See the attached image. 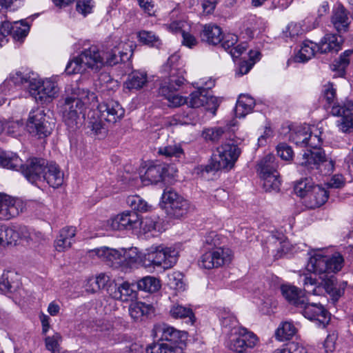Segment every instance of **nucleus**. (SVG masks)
Returning a JSON list of instances; mask_svg holds the SVG:
<instances>
[{
  "label": "nucleus",
  "instance_id": "29",
  "mask_svg": "<svg viewBox=\"0 0 353 353\" xmlns=\"http://www.w3.org/2000/svg\"><path fill=\"white\" fill-rule=\"evenodd\" d=\"M343 38L336 34H327L318 44L321 53H337L342 48Z\"/></svg>",
  "mask_w": 353,
  "mask_h": 353
},
{
  "label": "nucleus",
  "instance_id": "37",
  "mask_svg": "<svg viewBox=\"0 0 353 353\" xmlns=\"http://www.w3.org/2000/svg\"><path fill=\"white\" fill-rule=\"evenodd\" d=\"M254 105L255 101L252 97L246 94H241L235 108L236 117L239 118L244 117L252 112Z\"/></svg>",
  "mask_w": 353,
  "mask_h": 353
},
{
  "label": "nucleus",
  "instance_id": "31",
  "mask_svg": "<svg viewBox=\"0 0 353 353\" xmlns=\"http://www.w3.org/2000/svg\"><path fill=\"white\" fill-rule=\"evenodd\" d=\"M41 181H45L50 186L57 188L63 184V174L54 162H50Z\"/></svg>",
  "mask_w": 353,
  "mask_h": 353
},
{
  "label": "nucleus",
  "instance_id": "60",
  "mask_svg": "<svg viewBox=\"0 0 353 353\" xmlns=\"http://www.w3.org/2000/svg\"><path fill=\"white\" fill-rule=\"evenodd\" d=\"M104 120L101 119L97 114V118L94 117L90 119L88 122V127L93 131L96 134H105L106 132V127L104 123Z\"/></svg>",
  "mask_w": 353,
  "mask_h": 353
},
{
  "label": "nucleus",
  "instance_id": "23",
  "mask_svg": "<svg viewBox=\"0 0 353 353\" xmlns=\"http://www.w3.org/2000/svg\"><path fill=\"white\" fill-rule=\"evenodd\" d=\"M80 56L85 68H90L94 72H98L105 65L104 57L96 46L85 49Z\"/></svg>",
  "mask_w": 353,
  "mask_h": 353
},
{
  "label": "nucleus",
  "instance_id": "17",
  "mask_svg": "<svg viewBox=\"0 0 353 353\" xmlns=\"http://www.w3.org/2000/svg\"><path fill=\"white\" fill-rule=\"evenodd\" d=\"M299 308L302 310V314L305 318L316 321L320 327H325L330 322V314L321 304L311 303L307 298L305 304Z\"/></svg>",
  "mask_w": 353,
  "mask_h": 353
},
{
  "label": "nucleus",
  "instance_id": "36",
  "mask_svg": "<svg viewBox=\"0 0 353 353\" xmlns=\"http://www.w3.org/2000/svg\"><path fill=\"white\" fill-rule=\"evenodd\" d=\"M148 82V77L145 72L135 70L132 72L125 82V87L130 90H139Z\"/></svg>",
  "mask_w": 353,
  "mask_h": 353
},
{
  "label": "nucleus",
  "instance_id": "1",
  "mask_svg": "<svg viewBox=\"0 0 353 353\" xmlns=\"http://www.w3.org/2000/svg\"><path fill=\"white\" fill-rule=\"evenodd\" d=\"M153 336L159 342L149 345L147 353H183L187 332L167 324H159L154 327Z\"/></svg>",
  "mask_w": 353,
  "mask_h": 353
},
{
  "label": "nucleus",
  "instance_id": "58",
  "mask_svg": "<svg viewBox=\"0 0 353 353\" xmlns=\"http://www.w3.org/2000/svg\"><path fill=\"white\" fill-rule=\"evenodd\" d=\"M61 341V336L56 332L52 336H47L45 339L46 347L52 353H61L59 341Z\"/></svg>",
  "mask_w": 353,
  "mask_h": 353
},
{
  "label": "nucleus",
  "instance_id": "10",
  "mask_svg": "<svg viewBox=\"0 0 353 353\" xmlns=\"http://www.w3.org/2000/svg\"><path fill=\"white\" fill-rule=\"evenodd\" d=\"M161 199L168 214L176 219L185 215L190 208L188 201L172 188L164 190Z\"/></svg>",
  "mask_w": 353,
  "mask_h": 353
},
{
  "label": "nucleus",
  "instance_id": "35",
  "mask_svg": "<svg viewBox=\"0 0 353 353\" xmlns=\"http://www.w3.org/2000/svg\"><path fill=\"white\" fill-rule=\"evenodd\" d=\"M318 47L319 46L316 43L308 40L304 41L295 55V61L299 63L307 61L314 56L315 52L318 50Z\"/></svg>",
  "mask_w": 353,
  "mask_h": 353
},
{
  "label": "nucleus",
  "instance_id": "64",
  "mask_svg": "<svg viewBox=\"0 0 353 353\" xmlns=\"http://www.w3.org/2000/svg\"><path fill=\"white\" fill-rule=\"evenodd\" d=\"M97 81L102 90L112 89L114 86H117V82L114 81L107 72H101L99 75Z\"/></svg>",
  "mask_w": 353,
  "mask_h": 353
},
{
  "label": "nucleus",
  "instance_id": "19",
  "mask_svg": "<svg viewBox=\"0 0 353 353\" xmlns=\"http://www.w3.org/2000/svg\"><path fill=\"white\" fill-rule=\"evenodd\" d=\"M141 217L137 212L125 210L110 221V227L113 230H135L139 228Z\"/></svg>",
  "mask_w": 353,
  "mask_h": 353
},
{
  "label": "nucleus",
  "instance_id": "62",
  "mask_svg": "<svg viewBox=\"0 0 353 353\" xmlns=\"http://www.w3.org/2000/svg\"><path fill=\"white\" fill-rule=\"evenodd\" d=\"M140 42L150 46H154L159 41V37L152 31L141 30L138 32Z\"/></svg>",
  "mask_w": 353,
  "mask_h": 353
},
{
  "label": "nucleus",
  "instance_id": "53",
  "mask_svg": "<svg viewBox=\"0 0 353 353\" xmlns=\"http://www.w3.org/2000/svg\"><path fill=\"white\" fill-rule=\"evenodd\" d=\"M121 266H131L137 261L138 256L135 248H121Z\"/></svg>",
  "mask_w": 353,
  "mask_h": 353
},
{
  "label": "nucleus",
  "instance_id": "59",
  "mask_svg": "<svg viewBox=\"0 0 353 353\" xmlns=\"http://www.w3.org/2000/svg\"><path fill=\"white\" fill-rule=\"evenodd\" d=\"M220 244V238L216 232H210L204 236L203 245L207 250H215Z\"/></svg>",
  "mask_w": 353,
  "mask_h": 353
},
{
  "label": "nucleus",
  "instance_id": "25",
  "mask_svg": "<svg viewBox=\"0 0 353 353\" xmlns=\"http://www.w3.org/2000/svg\"><path fill=\"white\" fill-rule=\"evenodd\" d=\"M322 281L321 285L323 287L325 292L332 297L335 302L343 294L345 288L347 286V282L343 281L338 283L334 274H327L321 277Z\"/></svg>",
  "mask_w": 353,
  "mask_h": 353
},
{
  "label": "nucleus",
  "instance_id": "26",
  "mask_svg": "<svg viewBox=\"0 0 353 353\" xmlns=\"http://www.w3.org/2000/svg\"><path fill=\"white\" fill-rule=\"evenodd\" d=\"M20 285V276L14 270H5L0 277V292L2 294H12L19 289Z\"/></svg>",
  "mask_w": 353,
  "mask_h": 353
},
{
  "label": "nucleus",
  "instance_id": "14",
  "mask_svg": "<svg viewBox=\"0 0 353 353\" xmlns=\"http://www.w3.org/2000/svg\"><path fill=\"white\" fill-rule=\"evenodd\" d=\"M332 115L340 117L336 121L339 130L343 133L353 132V102L346 101L343 105H334L330 111Z\"/></svg>",
  "mask_w": 353,
  "mask_h": 353
},
{
  "label": "nucleus",
  "instance_id": "44",
  "mask_svg": "<svg viewBox=\"0 0 353 353\" xmlns=\"http://www.w3.org/2000/svg\"><path fill=\"white\" fill-rule=\"evenodd\" d=\"M296 328L292 322L282 323L275 332L276 338L281 341L290 340L295 335Z\"/></svg>",
  "mask_w": 353,
  "mask_h": 353
},
{
  "label": "nucleus",
  "instance_id": "30",
  "mask_svg": "<svg viewBox=\"0 0 353 353\" xmlns=\"http://www.w3.org/2000/svg\"><path fill=\"white\" fill-rule=\"evenodd\" d=\"M166 171V167L163 164H152L141 176L142 182L146 185L157 184L164 179Z\"/></svg>",
  "mask_w": 353,
  "mask_h": 353
},
{
  "label": "nucleus",
  "instance_id": "51",
  "mask_svg": "<svg viewBox=\"0 0 353 353\" xmlns=\"http://www.w3.org/2000/svg\"><path fill=\"white\" fill-rule=\"evenodd\" d=\"M158 153L168 158H181L183 155V150L179 145L173 144L160 147Z\"/></svg>",
  "mask_w": 353,
  "mask_h": 353
},
{
  "label": "nucleus",
  "instance_id": "16",
  "mask_svg": "<svg viewBox=\"0 0 353 353\" xmlns=\"http://www.w3.org/2000/svg\"><path fill=\"white\" fill-rule=\"evenodd\" d=\"M49 163L50 162L43 158H30L25 165L22 164V173L30 183H36L41 181Z\"/></svg>",
  "mask_w": 353,
  "mask_h": 353
},
{
  "label": "nucleus",
  "instance_id": "20",
  "mask_svg": "<svg viewBox=\"0 0 353 353\" xmlns=\"http://www.w3.org/2000/svg\"><path fill=\"white\" fill-rule=\"evenodd\" d=\"M99 117L105 122L114 124L119 121L125 114V110L118 101L110 100L97 107Z\"/></svg>",
  "mask_w": 353,
  "mask_h": 353
},
{
  "label": "nucleus",
  "instance_id": "42",
  "mask_svg": "<svg viewBox=\"0 0 353 353\" xmlns=\"http://www.w3.org/2000/svg\"><path fill=\"white\" fill-rule=\"evenodd\" d=\"M0 167L18 170L22 167V161L16 153L3 152L0 154Z\"/></svg>",
  "mask_w": 353,
  "mask_h": 353
},
{
  "label": "nucleus",
  "instance_id": "3",
  "mask_svg": "<svg viewBox=\"0 0 353 353\" xmlns=\"http://www.w3.org/2000/svg\"><path fill=\"white\" fill-rule=\"evenodd\" d=\"M178 251L172 247L163 245H153L146 250L141 258L143 265L145 268L161 267L163 269L172 268L177 262Z\"/></svg>",
  "mask_w": 353,
  "mask_h": 353
},
{
  "label": "nucleus",
  "instance_id": "63",
  "mask_svg": "<svg viewBox=\"0 0 353 353\" xmlns=\"http://www.w3.org/2000/svg\"><path fill=\"white\" fill-rule=\"evenodd\" d=\"M273 353H307V351L302 345L292 342L287 346L276 349Z\"/></svg>",
  "mask_w": 353,
  "mask_h": 353
},
{
  "label": "nucleus",
  "instance_id": "4",
  "mask_svg": "<svg viewBox=\"0 0 353 353\" xmlns=\"http://www.w3.org/2000/svg\"><path fill=\"white\" fill-rule=\"evenodd\" d=\"M241 150L233 142L221 144L216 148V152L205 168L206 172L218 171L221 170H230L234 168L238 160Z\"/></svg>",
  "mask_w": 353,
  "mask_h": 353
},
{
  "label": "nucleus",
  "instance_id": "33",
  "mask_svg": "<svg viewBox=\"0 0 353 353\" xmlns=\"http://www.w3.org/2000/svg\"><path fill=\"white\" fill-rule=\"evenodd\" d=\"M201 39L209 44L216 45L221 41L222 31L220 27L214 24H206L201 34Z\"/></svg>",
  "mask_w": 353,
  "mask_h": 353
},
{
  "label": "nucleus",
  "instance_id": "22",
  "mask_svg": "<svg viewBox=\"0 0 353 353\" xmlns=\"http://www.w3.org/2000/svg\"><path fill=\"white\" fill-rule=\"evenodd\" d=\"M311 148L303 154L298 163L308 172L318 170L320 165L325 161V154L320 146Z\"/></svg>",
  "mask_w": 353,
  "mask_h": 353
},
{
  "label": "nucleus",
  "instance_id": "5",
  "mask_svg": "<svg viewBox=\"0 0 353 353\" xmlns=\"http://www.w3.org/2000/svg\"><path fill=\"white\" fill-rule=\"evenodd\" d=\"M300 281L303 283L304 292L296 286L289 284L282 285L281 291L284 298L291 304L296 307H300L305 304V301H307L305 294L317 295L321 290V286L316 285L315 279L312 278L307 275H301Z\"/></svg>",
  "mask_w": 353,
  "mask_h": 353
},
{
  "label": "nucleus",
  "instance_id": "38",
  "mask_svg": "<svg viewBox=\"0 0 353 353\" xmlns=\"http://www.w3.org/2000/svg\"><path fill=\"white\" fill-rule=\"evenodd\" d=\"M170 314L174 319H187V323L190 325H192L195 321L192 310L179 303H174L170 306Z\"/></svg>",
  "mask_w": 353,
  "mask_h": 353
},
{
  "label": "nucleus",
  "instance_id": "47",
  "mask_svg": "<svg viewBox=\"0 0 353 353\" xmlns=\"http://www.w3.org/2000/svg\"><path fill=\"white\" fill-rule=\"evenodd\" d=\"M207 94L208 91H205V89L198 88L197 90L192 92L190 94L189 100H188V106L192 108L204 106L207 101Z\"/></svg>",
  "mask_w": 353,
  "mask_h": 353
},
{
  "label": "nucleus",
  "instance_id": "39",
  "mask_svg": "<svg viewBox=\"0 0 353 353\" xmlns=\"http://www.w3.org/2000/svg\"><path fill=\"white\" fill-rule=\"evenodd\" d=\"M152 306L143 302H134L129 306V314L134 321H142L152 310Z\"/></svg>",
  "mask_w": 353,
  "mask_h": 353
},
{
  "label": "nucleus",
  "instance_id": "57",
  "mask_svg": "<svg viewBox=\"0 0 353 353\" xmlns=\"http://www.w3.org/2000/svg\"><path fill=\"white\" fill-rule=\"evenodd\" d=\"M85 70V67L83 61H81V56L79 54L68 63L65 71L68 74H72L82 73Z\"/></svg>",
  "mask_w": 353,
  "mask_h": 353
},
{
  "label": "nucleus",
  "instance_id": "40",
  "mask_svg": "<svg viewBox=\"0 0 353 353\" xmlns=\"http://www.w3.org/2000/svg\"><path fill=\"white\" fill-rule=\"evenodd\" d=\"M258 167L261 177L279 173L277 172V163L275 161L274 156L272 154H268L261 159L258 164Z\"/></svg>",
  "mask_w": 353,
  "mask_h": 353
},
{
  "label": "nucleus",
  "instance_id": "27",
  "mask_svg": "<svg viewBox=\"0 0 353 353\" xmlns=\"http://www.w3.org/2000/svg\"><path fill=\"white\" fill-rule=\"evenodd\" d=\"M92 252L108 265L114 268L121 267V248L117 250L108 247H101L92 250Z\"/></svg>",
  "mask_w": 353,
  "mask_h": 353
},
{
  "label": "nucleus",
  "instance_id": "21",
  "mask_svg": "<svg viewBox=\"0 0 353 353\" xmlns=\"http://www.w3.org/2000/svg\"><path fill=\"white\" fill-rule=\"evenodd\" d=\"M349 15V11L341 3H339L333 8L330 22L339 34L348 32L352 23Z\"/></svg>",
  "mask_w": 353,
  "mask_h": 353
},
{
  "label": "nucleus",
  "instance_id": "6",
  "mask_svg": "<svg viewBox=\"0 0 353 353\" xmlns=\"http://www.w3.org/2000/svg\"><path fill=\"white\" fill-rule=\"evenodd\" d=\"M343 258L339 253H335L332 256L323 255L321 253H315L310 258L307 269L320 278L332 273L340 271L343 265Z\"/></svg>",
  "mask_w": 353,
  "mask_h": 353
},
{
  "label": "nucleus",
  "instance_id": "24",
  "mask_svg": "<svg viewBox=\"0 0 353 353\" xmlns=\"http://www.w3.org/2000/svg\"><path fill=\"white\" fill-rule=\"evenodd\" d=\"M37 77V74L30 71L25 70L15 71L10 74V77L3 82V85L0 88L2 91H5L6 87L8 88V91L12 88L13 85H20L23 84H28V90H30L32 88V83L35 81Z\"/></svg>",
  "mask_w": 353,
  "mask_h": 353
},
{
  "label": "nucleus",
  "instance_id": "50",
  "mask_svg": "<svg viewBox=\"0 0 353 353\" xmlns=\"http://www.w3.org/2000/svg\"><path fill=\"white\" fill-rule=\"evenodd\" d=\"M279 173L276 174L266 175L261 177L263 180V187L265 192H279L281 185V181L279 179Z\"/></svg>",
  "mask_w": 353,
  "mask_h": 353
},
{
  "label": "nucleus",
  "instance_id": "54",
  "mask_svg": "<svg viewBox=\"0 0 353 353\" xmlns=\"http://www.w3.org/2000/svg\"><path fill=\"white\" fill-rule=\"evenodd\" d=\"M168 286L176 290H184L183 275L180 272H173L168 275Z\"/></svg>",
  "mask_w": 353,
  "mask_h": 353
},
{
  "label": "nucleus",
  "instance_id": "12",
  "mask_svg": "<svg viewBox=\"0 0 353 353\" xmlns=\"http://www.w3.org/2000/svg\"><path fill=\"white\" fill-rule=\"evenodd\" d=\"M290 141L299 147L316 148L321 145L322 139L319 134H313L309 125L297 126L290 134Z\"/></svg>",
  "mask_w": 353,
  "mask_h": 353
},
{
  "label": "nucleus",
  "instance_id": "32",
  "mask_svg": "<svg viewBox=\"0 0 353 353\" xmlns=\"http://www.w3.org/2000/svg\"><path fill=\"white\" fill-rule=\"evenodd\" d=\"M75 234L76 228L74 227L68 226L61 229L55 241L56 250L58 252H63L70 248L74 241Z\"/></svg>",
  "mask_w": 353,
  "mask_h": 353
},
{
  "label": "nucleus",
  "instance_id": "46",
  "mask_svg": "<svg viewBox=\"0 0 353 353\" xmlns=\"http://www.w3.org/2000/svg\"><path fill=\"white\" fill-rule=\"evenodd\" d=\"M220 320L223 327L228 328L231 332H237L239 328V323L233 313L224 310L220 313Z\"/></svg>",
  "mask_w": 353,
  "mask_h": 353
},
{
  "label": "nucleus",
  "instance_id": "34",
  "mask_svg": "<svg viewBox=\"0 0 353 353\" xmlns=\"http://www.w3.org/2000/svg\"><path fill=\"white\" fill-rule=\"evenodd\" d=\"M178 90H169L167 87L159 86L158 93L166 99L170 107L176 108L183 104H188V98L176 94Z\"/></svg>",
  "mask_w": 353,
  "mask_h": 353
},
{
  "label": "nucleus",
  "instance_id": "52",
  "mask_svg": "<svg viewBox=\"0 0 353 353\" xmlns=\"http://www.w3.org/2000/svg\"><path fill=\"white\" fill-rule=\"evenodd\" d=\"M30 30L29 25L21 20L13 23L12 36L15 40H21L25 38Z\"/></svg>",
  "mask_w": 353,
  "mask_h": 353
},
{
  "label": "nucleus",
  "instance_id": "2",
  "mask_svg": "<svg viewBox=\"0 0 353 353\" xmlns=\"http://www.w3.org/2000/svg\"><path fill=\"white\" fill-rule=\"evenodd\" d=\"M97 99L93 92L87 89L74 88L67 94L61 106L63 120L70 131L78 128L79 114H82L85 106Z\"/></svg>",
  "mask_w": 353,
  "mask_h": 353
},
{
  "label": "nucleus",
  "instance_id": "18",
  "mask_svg": "<svg viewBox=\"0 0 353 353\" xmlns=\"http://www.w3.org/2000/svg\"><path fill=\"white\" fill-rule=\"evenodd\" d=\"M25 204L6 194L0 193V219L10 220L18 216L25 209Z\"/></svg>",
  "mask_w": 353,
  "mask_h": 353
},
{
  "label": "nucleus",
  "instance_id": "7",
  "mask_svg": "<svg viewBox=\"0 0 353 353\" xmlns=\"http://www.w3.org/2000/svg\"><path fill=\"white\" fill-rule=\"evenodd\" d=\"M165 78L160 83L159 86H165L169 90H179L184 83V74L183 64L180 61V56L177 54H172L163 66Z\"/></svg>",
  "mask_w": 353,
  "mask_h": 353
},
{
  "label": "nucleus",
  "instance_id": "15",
  "mask_svg": "<svg viewBox=\"0 0 353 353\" xmlns=\"http://www.w3.org/2000/svg\"><path fill=\"white\" fill-rule=\"evenodd\" d=\"M26 128L30 134L39 138L46 137L51 133V130L46 121L44 111L39 109L32 110L30 112Z\"/></svg>",
  "mask_w": 353,
  "mask_h": 353
},
{
  "label": "nucleus",
  "instance_id": "28",
  "mask_svg": "<svg viewBox=\"0 0 353 353\" xmlns=\"http://www.w3.org/2000/svg\"><path fill=\"white\" fill-rule=\"evenodd\" d=\"M329 192L323 188L316 185L305 197L303 203L310 209L319 208L327 201Z\"/></svg>",
  "mask_w": 353,
  "mask_h": 353
},
{
  "label": "nucleus",
  "instance_id": "56",
  "mask_svg": "<svg viewBox=\"0 0 353 353\" xmlns=\"http://www.w3.org/2000/svg\"><path fill=\"white\" fill-rule=\"evenodd\" d=\"M224 133L225 130L223 128L214 127L203 130L202 137L206 141L216 142L221 139Z\"/></svg>",
  "mask_w": 353,
  "mask_h": 353
},
{
  "label": "nucleus",
  "instance_id": "11",
  "mask_svg": "<svg viewBox=\"0 0 353 353\" xmlns=\"http://www.w3.org/2000/svg\"><path fill=\"white\" fill-rule=\"evenodd\" d=\"M115 43L112 48L103 53L105 63L110 65L128 61L133 53L134 44L132 41H117Z\"/></svg>",
  "mask_w": 353,
  "mask_h": 353
},
{
  "label": "nucleus",
  "instance_id": "43",
  "mask_svg": "<svg viewBox=\"0 0 353 353\" xmlns=\"http://www.w3.org/2000/svg\"><path fill=\"white\" fill-rule=\"evenodd\" d=\"M161 282L156 277L146 276L139 280L137 287L139 290L145 292L154 293L161 288Z\"/></svg>",
  "mask_w": 353,
  "mask_h": 353
},
{
  "label": "nucleus",
  "instance_id": "9",
  "mask_svg": "<svg viewBox=\"0 0 353 353\" xmlns=\"http://www.w3.org/2000/svg\"><path fill=\"white\" fill-rule=\"evenodd\" d=\"M258 337L245 328H239L237 332H231L228 347L236 353H246L258 343Z\"/></svg>",
  "mask_w": 353,
  "mask_h": 353
},
{
  "label": "nucleus",
  "instance_id": "41",
  "mask_svg": "<svg viewBox=\"0 0 353 353\" xmlns=\"http://www.w3.org/2000/svg\"><path fill=\"white\" fill-rule=\"evenodd\" d=\"M112 297L123 302H126L135 299L137 292L132 285L128 283H123L112 292Z\"/></svg>",
  "mask_w": 353,
  "mask_h": 353
},
{
  "label": "nucleus",
  "instance_id": "45",
  "mask_svg": "<svg viewBox=\"0 0 353 353\" xmlns=\"http://www.w3.org/2000/svg\"><path fill=\"white\" fill-rule=\"evenodd\" d=\"M19 234L12 228L0 225V245H15Z\"/></svg>",
  "mask_w": 353,
  "mask_h": 353
},
{
  "label": "nucleus",
  "instance_id": "13",
  "mask_svg": "<svg viewBox=\"0 0 353 353\" xmlns=\"http://www.w3.org/2000/svg\"><path fill=\"white\" fill-rule=\"evenodd\" d=\"M231 259V251L229 249L217 248L205 252L201 256L199 265L201 268L210 270L230 263Z\"/></svg>",
  "mask_w": 353,
  "mask_h": 353
},
{
  "label": "nucleus",
  "instance_id": "8",
  "mask_svg": "<svg viewBox=\"0 0 353 353\" xmlns=\"http://www.w3.org/2000/svg\"><path fill=\"white\" fill-rule=\"evenodd\" d=\"M59 88L57 83L52 78L41 80L38 76L32 83L30 94L37 103H48L58 97Z\"/></svg>",
  "mask_w": 353,
  "mask_h": 353
},
{
  "label": "nucleus",
  "instance_id": "48",
  "mask_svg": "<svg viewBox=\"0 0 353 353\" xmlns=\"http://www.w3.org/2000/svg\"><path fill=\"white\" fill-rule=\"evenodd\" d=\"M315 186L310 179L305 178L296 182L294 185V192L297 196L303 198L304 201L309 192Z\"/></svg>",
  "mask_w": 353,
  "mask_h": 353
},
{
  "label": "nucleus",
  "instance_id": "61",
  "mask_svg": "<svg viewBox=\"0 0 353 353\" xmlns=\"http://www.w3.org/2000/svg\"><path fill=\"white\" fill-rule=\"evenodd\" d=\"M303 29L299 23L291 22L283 30V33L285 37L290 38L291 39H294L296 37L302 34Z\"/></svg>",
  "mask_w": 353,
  "mask_h": 353
},
{
  "label": "nucleus",
  "instance_id": "55",
  "mask_svg": "<svg viewBox=\"0 0 353 353\" xmlns=\"http://www.w3.org/2000/svg\"><path fill=\"white\" fill-rule=\"evenodd\" d=\"M353 50H345L336 61V64L333 65V70L338 71L339 76H343L345 74V68L350 63V56L352 54Z\"/></svg>",
  "mask_w": 353,
  "mask_h": 353
},
{
  "label": "nucleus",
  "instance_id": "49",
  "mask_svg": "<svg viewBox=\"0 0 353 353\" xmlns=\"http://www.w3.org/2000/svg\"><path fill=\"white\" fill-rule=\"evenodd\" d=\"M323 99L326 101L327 103L331 107V109L334 105H343L336 102V90L334 88L332 83L328 82L323 85L322 90Z\"/></svg>",
  "mask_w": 353,
  "mask_h": 353
}]
</instances>
